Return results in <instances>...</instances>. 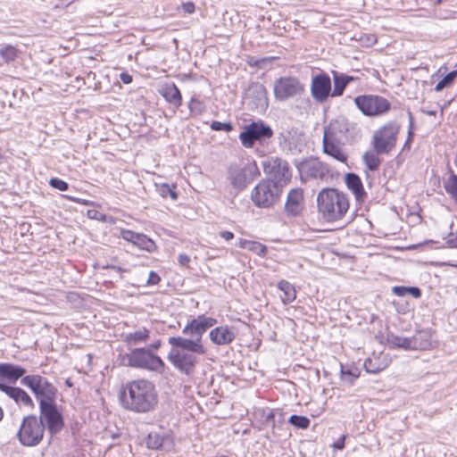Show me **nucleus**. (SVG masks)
<instances>
[{
	"label": "nucleus",
	"instance_id": "obj_31",
	"mask_svg": "<svg viewBox=\"0 0 457 457\" xmlns=\"http://www.w3.org/2000/svg\"><path fill=\"white\" fill-rule=\"evenodd\" d=\"M387 344L391 348H401L403 350H412L411 337H403L394 334L387 335Z\"/></svg>",
	"mask_w": 457,
	"mask_h": 457
},
{
	"label": "nucleus",
	"instance_id": "obj_14",
	"mask_svg": "<svg viewBox=\"0 0 457 457\" xmlns=\"http://www.w3.org/2000/svg\"><path fill=\"white\" fill-rule=\"evenodd\" d=\"M311 95L318 103H324L332 93L331 79L325 72H320L312 79Z\"/></svg>",
	"mask_w": 457,
	"mask_h": 457
},
{
	"label": "nucleus",
	"instance_id": "obj_13",
	"mask_svg": "<svg viewBox=\"0 0 457 457\" xmlns=\"http://www.w3.org/2000/svg\"><path fill=\"white\" fill-rule=\"evenodd\" d=\"M261 165L264 173L270 176L272 180L279 181L290 177L288 163L278 157H265L262 160Z\"/></svg>",
	"mask_w": 457,
	"mask_h": 457
},
{
	"label": "nucleus",
	"instance_id": "obj_25",
	"mask_svg": "<svg viewBox=\"0 0 457 457\" xmlns=\"http://www.w3.org/2000/svg\"><path fill=\"white\" fill-rule=\"evenodd\" d=\"M150 338V331L145 328H140L133 332L124 335L123 341L128 346H135L145 343Z\"/></svg>",
	"mask_w": 457,
	"mask_h": 457
},
{
	"label": "nucleus",
	"instance_id": "obj_17",
	"mask_svg": "<svg viewBox=\"0 0 457 457\" xmlns=\"http://www.w3.org/2000/svg\"><path fill=\"white\" fill-rule=\"evenodd\" d=\"M349 128L350 123L345 118L339 117L333 120L324 128L323 139L342 143Z\"/></svg>",
	"mask_w": 457,
	"mask_h": 457
},
{
	"label": "nucleus",
	"instance_id": "obj_61",
	"mask_svg": "<svg viewBox=\"0 0 457 457\" xmlns=\"http://www.w3.org/2000/svg\"><path fill=\"white\" fill-rule=\"evenodd\" d=\"M250 242H251L250 240L241 238V239H239L238 246L243 249H245V248L248 249Z\"/></svg>",
	"mask_w": 457,
	"mask_h": 457
},
{
	"label": "nucleus",
	"instance_id": "obj_19",
	"mask_svg": "<svg viewBox=\"0 0 457 457\" xmlns=\"http://www.w3.org/2000/svg\"><path fill=\"white\" fill-rule=\"evenodd\" d=\"M298 170L302 175L314 179H322L328 172L327 165L317 158H311L302 162L298 166Z\"/></svg>",
	"mask_w": 457,
	"mask_h": 457
},
{
	"label": "nucleus",
	"instance_id": "obj_18",
	"mask_svg": "<svg viewBox=\"0 0 457 457\" xmlns=\"http://www.w3.org/2000/svg\"><path fill=\"white\" fill-rule=\"evenodd\" d=\"M281 187L272 179L262 180L252 191L251 200H275Z\"/></svg>",
	"mask_w": 457,
	"mask_h": 457
},
{
	"label": "nucleus",
	"instance_id": "obj_26",
	"mask_svg": "<svg viewBox=\"0 0 457 457\" xmlns=\"http://www.w3.org/2000/svg\"><path fill=\"white\" fill-rule=\"evenodd\" d=\"M345 184L348 189L353 193L356 200H360L365 195L362 182L358 175L347 173L345 175Z\"/></svg>",
	"mask_w": 457,
	"mask_h": 457
},
{
	"label": "nucleus",
	"instance_id": "obj_37",
	"mask_svg": "<svg viewBox=\"0 0 457 457\" xmlns=\"http://www.w3.org/2000/svg\"><path fill=\"white\" fill-rule=\"evenodd\" d=\"M157 192L159 195L162 198L170 197L171 199H176L178 197L177 192L175 191V187H170L168 184L155 185Z\"/></svg>",
	"mask_w": 457,
	"mask_h": 457
},
{
	"label": "nucleus",
	"instance_id": "obj_49",
	"mask_svg": "<svg viewBox=\"0 0 457 457\" xmlns=\"http://www.w3.org/2000/svg\"><path fill=\"white\" fill-rule=\"evenodd\" d=\"M303 192L301 188H293L287 194V200H303Z\"/></svg>",
	"mask_w": 457,
	"mask_h": 457
},
{
	"label": "nucleus",
	"instance_id": "obj_40",
	"mask_svg": "<svg viewBox=\"0 0 457 457\" xmlns=\"http://www.w3.org/2000/svg\"><path fill=\"white\" fill-rule=\"evenodd\" d=\"M87 215L91 220H96L109 222V223L114 222V220L112 216L106 215L105 213H104L96 209L87 210Z\"/></svg>",
	"mask_w": 457,
	"mask_h": 457
},
{
	"label": "nucleus",
	"instance_id": "obj_63",
	"mask_svg": "<svg viewBox=\"0 0 457 457\" xmlns=\"http://www.w3.org/2000/svg\"><path fill=\"white\" fill-rule=\"evenodd\" d=\"M185 10L187 12H193L194 10H195V5L193 3H187L185 4Z\"/></svg>",
	"mask_w": 457,
	"mask_h": 457
},
{
	"label": "nucleus",
	"instance_id": "obj_51",
	"mask_svg": "<svg viewBox=\"0 0 457 457\" xmlns=\"http://www.w3.org/2000/svg\"><path fill=\"white\" fill-rule=\"evenodd\" d=\"M268 62H270V60L267 58L259 60H254L253 58H251V61L248 62L250 65L257 66L258 68H264L265 64Z\"/></svg>",
	"mask_w": 457,
	"mask_h": 457
},
{
	"label": "nucleus",
	"instance_id": "obj_3",
	"mask_svg": "<svg viewBox=\"0 0 457 457\" xmlns=\"http://www.w3.org/2000/svg\"><path fill=\"white\" fill-rule=\"evenodd\" d=\"M121 361L125 366L150 371L162 372L164 368L162 360L146 348L132 349L122 356Z\"/></svg>",
	"mask_w": 457,
	"mask_h": 457
},
{
	"label": "nucleus",
	"instance_id": "obj_12",
	"mask_svg": "<svg viewBox=\"0 0 457 457\" xmlns=\"http://www.w3.org/2000/svg\"><path fill=\"white\" fill-rule=\"evenodd\" d=\"M245 99L252 110L264 112L269 106L267 90L260 82H253L245 90Z\"/></svg>",
	"mask_w": 457,
	"mask_h": 457
},
{
	"label": "nucleus",
	"instance_id": "obj_46",
	"mask_svg": "<svg viewBox=\"0 0 457 457\" xmlns=\"http://www.w3.org/2000/svg\"><path fill=\"white\" fill-rule=\"evenodd\" d=\"M211 129L215 131L223 130L226 132H229L233 129V126H232L231 122H220L218 120H213L211 123Z\"/></svg>",
	"mask_w": 457,
	"mask_h": 457
},
{
	"label": "nucleus",
	"instance_id": "obj_30",
	"mask_svg": "<svg viewBox=\"0 0 457 457\" xmlns=\"http://www.w3.org/2000/svg\"><path fill=\"white\" fill-rule=\"evenodd\" d=\"M278 287L284 294V295L281 296V300L284 304H287L295 300L296 291L295 289V287L291 283L285 279H282L278 282Z\"/></svg>",
	"mask_w": 457,
	"mask_h": 457
},
{
	"label": "nucleus",
	"instance_id": "obj_56",
	"mask_svg": "<svg viewBox=\"0 0 457 457\" xmlns=\"http://www.w3.org/2000/svg\"><path fill=\"white\" fill-rule=\"evenodd\" d=\"M408 118H409V132H408V137L411 138L412 137V128L414 125V118L411 112H408Z\"/></svg>",
	"mask_w": 457,
	"mask_h": 457
},
{
	"label": "nucleus",
	"instance_id": "obj_34",
	"mask_svg": "<svg viewBox=\"0 0 457 457\" xmlns=\"http://www.w3.org/2000/svg\"><path fill=\"white\" fill-rule=\"evenodd\" d=\"M316 200H345L344 195H341L335 188L322 189L317 196Z\"/></svg>",
	"mask_w": 457,
	"mask_h": 457
},
{
	"label": "nucleus",
	"instance_id": "obj_58",
	"mask_svg": "<svg viewBox=\"0 0 457 457\" xmlns=\"http://www.w3.org/2000/svg\"><path fill=\"white\" fill-rule=\"evenodd\" d=\"M120 78L124 84H129L132 81V77L128 73H121Z\"/></svg>",
	"mask_w": 457,
	"mask_h": 457
},
{
	"label": "nucleus",
	"instance_id": "obj_10",
	"mask_svg": "<svg viewBox=\"0 0 457 457\" xmlns=\"http://www.w3.org/2000/svg\"><path fill=\"white\" fill-rule=\"evenodd\" d=\"M195 354L191 350L174 346L168 354V360L180 372L191 375L198 363Z\"/></svg>",
	"mask_w": 457,
	"mask_h": 457
},
{
	"label": "nucleus",
	"instance_id": "obj_21",
	"mask_svg": "<svg viewBox=\"0 0 457 457\" xmlns=\"http://www.w3.org/2000/svg\"><path fill=\"white\" fill-rule=\"evenodd\" d=\"M209 337L214 345H225L230 344L235 339L236 334L228 326H220L212 329Z\"/></svg>",
	"mask_w": 457,
	"mask_h": 457
},
{
	"label": "nucleus",
	"instance_id": "obj_52",
	"mask_svg": "<svg viewBox=\"0 0 457 457\" xmlns=\"http://www.w3.org/2000/svg\"><path fill=\"white\" fill-rule=\"evenodd\" d=\"M160 280L161 278L158 274H156L154 271H150L147 284L156 285L160 282Z\"/></svg>",
	"mask_w": 457,
	"mask_h": 457
},
{
	"label": "nucleus",
	"instance_id": "obj_45",
	"mask_svg": "<svg viewBox=\"0 0 457 457\" xmlns=\"http://www.w3.org/2000/svg\"><path fill=\"white\" fill-rule=\"evenodd\" d=\"M189 110L191 113L195 115H199L204 111V104L195 98H192L188 104Z\"/></svg>",
	"mask_w": 457,
	"mask_h": 457
},
{
	"label": "nucleus",
	"instance_id": "obj_55",
	"mask_svg": "<svg viewBox=\"0 0 457 457\" xmlns=\"http://www.w3.org/2000/svg\"><path fill=\"white\" fill-rule=\"evenodd\" d=\"M345 436L343 435L337 441H336L332 447L337 450H343L345 448Z\"/></svg>",
	"mask_w": 457,
	"mask_h": 457
},
{
	"label": "nucleus",
	"instance_id": "obj_4",
	"mask_svg": "<svg viewBox=\"0 0 457 457\" xmlns=\"http://www.w3.org/2000/svg\"><path fill=\"white\" fill-rule=\"evenodd\" d=\"M45 425L41 419L34 415H28L23 418L18 431V439L25 446H36L43 439Z\"/></svg>",
	"mask_w": 457,
	"mask_h": 457
},
{
	"label": "nucleus",
	"instance_id": "obj_35",
	"mask_svg": "<svg viewBox=\"0 0 457 457\" xmlns=\"http://www.w3.org/2000/svg\"><path fill=\"white\" fill-rule=\"evenodd\" d=\"M378 154L366 152L363 154V161L370 170H376L380 165V159L378 157Z\"/></svg>",
	"mask_w": 457,
	"mask_h": 457
},
{
	"label": "nucleus",
	"instance_id": "obj_41",
	"mask_svg": "<svg viewBox=\"0 0 457 457\" xmlns=\"http://www.w3.org/2000/svg\"><path fill=\"white\" fill-rule=\"evenodd\" d=\"M445 188L455 200H457V175L452 172L445 182Z\"/></svg>",
	"mask_w": 457,
	"mask_h": 457
},
{
	"label": "nucleus",
	"instance_id": "obj_59",
	"mask_svg": "<svg viewBox=\"0 0 457 457\" xmlns=\"http://www.w3.org/2000/svg\"><path fill=\"white\" fill-rule=\"evenodd\" d=\"M254 204L259 208H270L273 202H254Z\"/></svg>",
	"mask_w": 457,
	"mask_h": 457
},
{
	"label": "nucleus",
	"instance_id": "obj_39",
	"mask_svg": "<svg viewBox=\"0 0 457 457\" xmlns=\"http://www.w3.org/2000/svg\"><path fill=\"white\" fill-rule=\"evenodd\" d=\"M288 423L301 429L309 428L311 420L305 416L291 415Z\"/></svg>",
	"mask_w": 457,
	"mask_h": 457
},
{
	"label": "nucleus",
	"instance_id": "obj_5",
	"mask_svg": "<svg viewBox=\"0 0 457 457\" xmlns=\"http://www.w3.org/2000/svg\"><path fill=\"white\" fill-rule=\"evenodd\" d=\"M21 385L29 387L39 401V406L42 403L54 402L56 395V388L46 378L40 375L25 376L21 380Z\"/></svg>",
	"mask_w": 457,
	"mask_h": 457
},
{
	"label": "nucleus",
	"instance_id": "obj_32",
	"mask_svg": "<svg viewBox=\"0 0 457 457\" xmlns=\"http://www.w3.org/2000/svg\"><path fill=\"white\" fill-rule=\"evenodd\" d=\"M332 74L334 87L332 89L331 96H341L347 86L346 81L344 79V73L333 71Z\"/></svg>",
	"mask_w": 457,
	"mask_h": 457
},
{
	"label": "nucleus",
	"instance_id": "obj_29",
	"mask_svg": "<svg viewBox=\"0 0 457 457\" xmlns=\"http://www.w3.org/2000/svg\"><path fill=\"white\" fill-rule=\"evenodd\" d=\"M168 442H170V436L155 431L150 432L146 439L147 447L151 449H160Z\"/></svg>",
	"mask_w": 457,
	"mask_h": 457
},
{
	"label": "nucleus",
	"instance_id": "obj_42",
	"mask_svg": "<svg viewBox=\"0 0 457 457\" xmlns=\"http://www.w3.org/2000/svg\"><path fill=\"white\" fill-rule=\"evenodd\" d=\"M302 210V202H286L285 204V211L288 215H298Z\"/></svg>",
	"mask_w": 457,
	"mask_h": 457
},
{
	"label": "nucleus",
	"instance_id": "obj_9",
	"mask_svg": "<svg viewBox=\"0 0 457 457\" xmlns=\"http://www.w3.org/2000/svg\"><path fill=\"white\" fill-rule=\"evenodd\" d=\"M399 127L389 122L375 132L373 146L377 154H388L395 145Z\"/></svg>",
	"mask_w": 457,
	"mask_h": 457
},
{
	"label": "nucleus",
	"instance_id": "obj_60",
	"mask_svg": "<svg viewBox=\"0 0 457 457\" xmlns=\"http://www.w3.org/2000/svg\"><path fill=\"white\" fill-rule=\"evenodd\" d=\"M220 236L225 240H230L234 237V234L230 231H222L220 233Z\"/></svg>",
	"mask_w": 457,
	"mask_h": 457
},
{
	"label": "nucleus",
	"instance_id": "obj_20",
	"mask_svg": "<svg viewBox=\"0 0 457 457\" xmlns=\"http://www.w3.org/2000/svg\"><path fill=\"white\" fill-rule=\"evenodd\" d=\"M0 390L13 399L18 404H21L26 407L34 406L31 397L20 387L10 386L0 382Z\"/></svg>",
	"mask_w": 457,
	"mask_h": 457
},
{
	"label": "nucleus",
	"instance_id": "obj_23",
	"mask_svg": "<svg viewBox=\"0 0 457 457\" xmlns=\"http://www.w3.org/2000/svg\"><path fill=\"white\" fill-rule=\"evenodd\" d=\"M322 146H323V152L336 159L337 161H339L343 163H345L347 161V154L345 153V151L342 148V145H344V142H332L330 140L322 139Z\"/></svg>",
	"mask_w": 457,
	"mask_h": 457
},
{
	"label": "nucleus",
	"instance_id": "obj_7",
	"mask_svg": "<svg viewBox=\"0 0 457 457\" xmlns=\"http://www.w3.org/2000/svg\"><path fill=\"white\" fill-rule=\"evenodd\" d=\"M358 109L365 116L377 117L386 113L390 108V102L381 96L363 95L354 98Z\"/></svg>",
	"mask_w": 457,
	"mask_h": 457
},
{
	"label": "nucleus",
	"instance_id": "obj_38",
	"mask_svg": "<svg viewBox=\"0 0 457 457\" xmlns=\"http://www.w3.org/2000/svg\"><path fill=\"white\" fill-rule=\"evenodd\" d=\"M457 77V71H452L446 74L435 87L436 92L442 91L444 88L448 87L453 83Z\"/></svg>",
	"mask_w": 457,
	"mask_h": 457
},
{
	"label": "nucleus",
	"instance_id": "obj_1",
	"mask_svg": "<svg viewBox=\"0 0 457 457\" xmlns=\"http://www.w3.org/2000/svg\"><path fill=\"white\" fill-rule=\"evenodd\" d=\"M120 400L122 408L138 414L154 411L159 403L155 385L145 378H137L126 383L120 393Z\"/></svg>",
	"mask_w": 457,
	"mask_h": 457
},
{
	"label": "nucleus",
	"instance_id": "obj_27",
	"mask_svg": "<svg viewBox=\"0 0 457 457\" xmlns=\"http://www.w3.org/2000/svg\"><path fill=\"white\" fill-rule=\"evenodd\" d=\"M363 366L368 373H378L388 366V360L386 357L373 355L365 360Z\"/></svg>",
	"mask_w": 457,
	"mask_h": 457
},
{
	"label": "nucleus",
	"instance_id": "obj_11",
	"mask_svg": "<svg viewBox=\"0 0 457 457\" xmlns=\"http://www.w3.org/2000/svg\"><path fill=\"white\" fill-rule=\"evenodd\" d=\"M258 173V168L255 162H248L245 165L237 163L231 164L228 169V179L236 188L245 187L248 179H253Z\"/></svg>",
	"mask_w": 457,
	"mask_h": 457
},
{
	"label": "nucleus",
	"instance_id": "obj_47",
	"mask_svg": "<svg viewBox=\"0 0 457 457\" xmlns=\"http://www.w3.org/2000/svg\"><path fill=\"white\" fill-rule=\"evenodd\" d=\"M49 184L52 187L56 188L60 191H65L68 188V184L57 178L51 179Z\"/></svg>",
	"mask_w": 457,
	"mask_h": 457
},
{
	"label": "nucleus",
	"instance_id": "obj_48",
	"mask_svg": "<svg viewBox=\"0 0 457 457\" xmlns=\"http://www.w3.org/2000/svg\"><path fill=\"white\" fill-rule=\"evenodd\" d=\"M138 233H136L132 230H129V229H122L120 231V237L128 241V242H131L133 245L136 241V238L137 237Z\"/></svg>",
	"mask_w": 457,
	"mask_h": 457
},
{
	"label": "nucleus",
	"instance_id": "obj_50",
	"mask_svg": "<svg viewBox=\"0 0 457 457\" xmlns=\"http://www.w3.org/2000/svg\"><path fill=\"white\" fill-rule=\"evenodd\" d=\"M445 243L450 248H457V231L450 232L445 237Z\"/></svg>",
	"mask_w": 457,
	"mask_h": 457
},
{
	"label": "nucleus",
	"instance_id": "obj_22",
	"mask_svg": "<svg viewBox=\"0 0 457 457\" xmlns=\"http://www.w3.org/2000/svg\"><path fill=\"white\" fill-rule=\"evenodd\" d=\"M26 370L21 366L12 363H0V380L6 379L9 382H16L19 378H22Z\"/></svg>",
	"mask_w": 457,
	"mask_h": 457
},
{
	"label": "nucleus",
	"instance_id": "obj_64",
	"mask_svg": "<svg viewBox=\"0 0 457 457\" xmlns=\"http://www.w3.org/2000/svg\"><path fill=\"white\" fill-rule=\"evenodd\" d=\"M160 345H161V343H160V341H158L154 344H152L148 349H151V351L155 350V349H158L160 347Z\"/></svg>",
	"mask_w": 457,
	"mask_h": 457
},
{
	"label": "nucleus",
	"instance_id": "obj_2",
	"mask_svg": "<svg viewBox=\"0 0 457 457\" xmlns=\"http://www.w3.org/2000/svg\"><path fill=\"white\" fill-rule=\"evenodd\" d=\"M217 323V320L205 315H199L191 320L182 329V333L187 337H172L169 338V344L175 347H183L198 354H204L206 349L203 345V336L208 328Z\"/></svg>",
	"mask_w": 457,
	"mask_h": 457
},
{
	"label": "nucleus",
	"instance_id": "obj_62",
	"mask_svg": "<svg viewBox=\"0 0 457 457\" xmlns=\"http://www.w3.org/2000/svg\"><path fill=\"white\" fill-rule=\"evenodd\" d=\"M344 79H345L347 85L349 83L353 82V81H355L357 79V78H355L353 76L346 75L345 73H344Z\"/></svg>",
	"mask_w": 457,
	"mask_h": 457
},
{
	"label": "nucleus",
	"instance_id": "obj_33",
	"mask_svg": "<svg viewBox=\"0 0 457 457\" xmlns=\"http://www.w3.org/2000/svg\"><path fill=\"white\" fill-rule=\"evenodd\" d=\"M134 245L138 248L145 250L149 253H152L156 249L155 243L145 235L140 233H138Z\"/></svg>",
	"mask_w": 457,
	"mask_h": 457
},
{
	"label": "nucleus",
	"instance_id": "obj_36",
	"mask_svg": "<svg viewBox=\"0 0 457 457\" xmlns=\"http://www.w3.org/2000/svg\"><path fill=\"white\" fill-rule=\"evenodd\" d=\"M0 56L5 63H9L17 58L18 51L14 46L8 45L0 49Z\"/></svg>",
	"mask_w": 457,
	"mask_h": 457
},
{
	"label": "nucleus",
	"instance_id": "obj_43",
	"mask_svg": "<svg viewBox=\"0 0 457 457\" xmlns=\"http://www.w3.org/2000/svg\"><path fill=\"white\" fill-rule=\"evenodd\" d=\"M248 250L259 256H264L267 253V246L256 241L250 242Z\"/></svg>",
	"mask_w": 457,
	"mask_h": 457
},
{
	"label": "nucleus",
	"instance_id": "obj_57",
	"mask_svg": "<svg viewBox=\"0 0 457 457\" xmlns=\"http://www.w3.org/2000/svg\"><path fill=\"white\" fill-rule=\"evenodd\" d=\"M408 293H410L414 298H419L421 295V291L418 287H408Z\"/></svg>",
	"mask_w": 457,
	"mask_h": 457
},
{
	"label": "nucleus",
	"instance_id": "obj_28",
	"mask_svg": "<svg viewBox=\"0 0 457 457\" xmlns=\"http://www.w3.org/2000/svg\"><path fill=\"white\" fill-rule=\"evenodd\" d=\"M412 350H426L431 346V336L428 331H420L411 337Z\"/></svg>",
	"mask_w": 457,
	"mask_h": 457
},
{
	"label": "nucleus",
	"instance_id": "obj_44",
	"mask_svg": "<svg viewBox=\"0 0 457 457\" xmlns=\"http://www.w3.org/2000/svg\"><path fill=\"white\" fill-rule=\"evenodd\" d=\"M359 377V373L357 370H345L344 367L341 366V378L343 380L348 382L350 385H353L354 380Z\"/></svg>",
	"mask_w": 457,
	"mask_h": 457
},
{
	"label": "nucleus",
	"instance_id": "obj_15",
	"mask_svg": "<svg viewBox=\"0 0 457 457\" xmlns=\"http://www.w3.org/2000/svg\"><path fill=\"white\" fill-rule=\"evenodd\" d=\"M40 408V418L46 421L48 430L51 434H56L62 430L63 420L56 406L52 403H42Z\"/></svg>",
	"mask_w": 457,
	"mask_h": 457
},
{
	"label": "nucleus",
	"instance_id": "obj_16",
	"mask_svg": "<svg viewBox=\"0 0 457 457\" xmlns=\"http://www.w3.org/2000/svg\"><path fill=\"white\" fill-rule=\"evenodd\" d=\"M322 219L331 222L341 220L349 209V202H318Z\"/></svg>",
	"mask_w": 457,
	"mask_h": 457
},
{
	"label": "nucleus",
	"instance_id": "obj_24",
	"mask_svg": "<svg viewBox=\"0 0 457 457\" xmlns=\"http://www.w3.org/2000/svg\"><path fill=\"white\" fill-rule=\"evenodd\" d=\"M161 94L164 99L174 107L178 108L181 105V93L174 83L164 85L161 90Z\"/></svg>",
	"mask_w": 457,
	"mask_h": 457
},
{
	"label": "nucleus",
	"instance_id": "obj_6",
	"mask_svg": "<svg viewBox=\"0 0 457 457\" xmlns=\"http://www.w3.org/2000/svg\"><path fill=\"white\" fill-rule=\"evenodd\" d=\"M272 136V129L263 121L259 120L245 125L239 134V139L244 147L252 148L256 142L263 144Z\"/></svg>",
	"mask_w": 457,
	"mask_h": 457
},
{
	"label": "nucleus",
	"instance_id": "obj_8",
	"mask_svg": "<svg viewBox=\"0 0 457 457\" xmlns=\"http://www.w3.org/2000/svg\"><path fill=\"white\" fill-rule=\"evenodd\" d=\"M303 92L304 85L295 77H281L276 79L273 84V94L278 101L295 98L301 96Z\"/></svg>",
	"mask_w": 457,
	"mask_h": 457
},
{
	"label": "nucleus",
	"instance_id": "obj_54",
	"mask_svg": "<svg viewBox=\"0 0 457 457\" xmlns=\"http://www.w3.org/2000/svg\"><path fill=\"white\" fill-rule=\"evenodd\" d=\"M179 263L183 266L187 267L188 266V263L190 262V258L188 255L185 253H180L178 257Z\"/></svg>",
	"mask_w": 457,
	"mask_h": 457
},
{
	"label": "nucleus",
	"instance_id": "obj_53",
	"mask_svg": "<svg viewBox=\"0 0 457 457\" xmlns=\"http://www.w3.org/2000/svg\"><path fill=\"white\" fill-rule=\"evenodd\" d=\"M393 293L397 296H404L408 293L406 287H394Z\"/></svg>",
	"mask_w": 457,
	"mask_h": 457
}]
</instances>
